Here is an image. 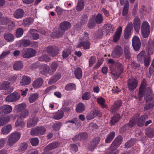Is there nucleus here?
<instances>
[{"label": "nucleus", "mask_w": 154, "mask_h": 154, "mask_svg": "<svg viewBox=\"0 0 154 154\" xmlns=\"http://www.w3.org/2000/svg\"><path fill=\"white\" fill-rule=\"evenodd\" d=\"M26 107V104L25 103H22L17 106L16 107L17 112L22 111L25 109Z\"/></svg>", "instance_id": "5fc2aeb1"}, {"label": "nucleus", "mask_w": 154, "mask_h": 154, "mask_svg": "<svg viewBox=\"0 0 154 154\" xmlns=\"http://www.w3.org/2000/svg\"><path fill=\"white\" fill-rule=\"evenodd\" d=\"M38 120L36 117H33L32 119H29L27 120V126L28 128L34 126L37 123Z\"/></svg>", "instance_id": "393cba45"}, {"label": "nucleus", "mask_w": 154, "mask_h": 154, "mask_svg": "<svg viewBox=\"0 0 154 154\" xmlns=\"http://www.w3.org/2000/svg\"><path fill=\"white\" fill-rule=\"evenodd\" d=\"M150 31V27L148 23L145 21L143 23L141 27L142 36L144 38H147L149 35Z\"/></svg>", "instance_id": "0eeeda50"}, {"label": "nucleus", "mask_w": 154, "mask_h": 154, "mask_svg": "<svg viewBox=\"0 0 154 154\" xmlns=\"http://www.w3.org/2000/svg\"><path fill=\"white\" fill-rule=\"evenodd\" d=\"M31 44V41L29 39H23L21 41V45L24 47H28Z\"/></svg>", "instance_id": "69168bd1"}, {"label": "nucleus", "mask_w": 154, "mask_h": 154, "mask_svg": "<svg viewBox=\"0 0 154 154\" xmlns=\"http://www.w3.org/2000/svg\"><path fill=\"white\" fill-rule=\"evenodd\" d=\"M115 136V133L114 131L110 132L107 135L105 139V143H109L114 139Z\"/></svg>", "instance_id": "37998d69"}, {"label": "nucleus", "mask_w": 154, "mask_h": 154, "mask_svg": "<svg viewBox=\"0 0 154 154\" xmlns=\"http://www.w3.org/2000/svg\"><path fill=\"white\" fill-rule=\"evenodd\" d=\"M43 83V80L42 78L36 79L33 82L32 85L34 88H38L41 87Z\"/></svg>", "instance_id": "cd10ccee"}, {"label": "nucleus", "mask_w": 154, "mask_h": 154, "mask_svg": "<svg viewBox=\"0 0 154 154\" xmlns=\"http://www.w3.org/2000/svg\"><path fill=\"white\" fill-rule=\"evenodd\" d=\"M94 18V20L96 24H100L103 21L102 15L100 13L98 14L96 16H94L92 17Z\"/></svg>", "instance_id": "4c0bfd02"}, {"label": "nucleus", "mask_w": 154, "mask_h": 154, "mask_svg": "<svg viewBox=\"0 0 154 154\" xmlns=\"http://www.w3.org/2000/svg\"><path fill=\"white\" fill-rule=\"evenodd\" d=\"M29 114V110L27 109H25L20 113L19 117L21 118V119H23L28 116Z\"/></svg>", "instance_id": "0e129e2a"}, {"label": "nucleus", "mask_w": 154, "mask_h": 154, "mask_svg": "<svg viewBox=\"0 0 154 154\" xmlns=\"http://www.w3.org/2000/svg\"><path fill=\"white\" fill-rule=\"evenodd\" d=\"M23 63L20 61H17L15 63L13 66V68L15 70H19L23 67Z\"/></svg>", "instance_id": "4d7b16f0"}, {"label": "nucleus", "mask_w": 154, "mask_h": 154, "mask_svg": "<svg viewBox=\"0 0 154 154\" xmlns=\"http://www.w3.org/2000/svg\"><path fill=\"white\" fill-rule=\"evenodd\" d=\"M138 81L136 79L131 78L128 82V85L129 89L131 90L135 89L137 86Z\"/></svg>", "instance_id": "aec40b11"}, {"label": "nucleus", "mask_w": 154, "mask_h": 154, "mask_svg": "<svg viewBox=\"0 0 154 154\" xmlns=\"http://www.w3.org/2000/svg\"><path fill=\"white\" fill-rule=\"evenodd\" d=\"M64 32V30L60 28L58 29L55 32H52L51 35L54 38H58L61 36Z\"/></svg>", "instance_id": "c756f323"}, {"label": "nucleus", "mask_w": 154, "mask_h": 154, "mask_svg": "<svg viewBox=\"0 0 154 154\" xmlns=\"http://www.w3.org/2000/svg\"><path fill=\"white\" fill-rule=\"evenodd\" d=\"M122 32V28L119 26L114 35L113 38V40L115 42H117L119 40Z\"/></svg>", "instance_id": "a878e982"}, {"label": "nucleus", "mask_w": 154, "mask_h": 154, "mask_svg": "<svg viewBox=\"0 0 154 154\" xmlns=\"http://www.w3.org/2000/svg\"><path fill=\"white\" fill-rule=\"evenodd\" d=\"M84 6V0H78L76 10L78 11H81L83 9Z\"/></svg>", "instance_id": "49530a36"}, {"label": "nucleus", "mask_w": 154, "mask_h": 154, "mask_svg": "<svg viewBox=\"0 0 154 154\" xmlns=\"http://www.w3.org/2000/svg\"><path fill=\"white\" fill-rule=\"evenodd\" d=\"M34 19L31 18H27L24 19L22 23V25L25 27L29 26L33 23Z\"/></svg>", "instance_id": "58836bf2"}, {"label": "nucleus", "mask_w": 154, "mask_h": 154, "mask_svg": "<svg viewBox=\"0 0 154 154\" xmlns=\"http://www.w3.org/2000/svg\"><path fill=\"white\" fill-rule=\"evenodd\" d=\"M45 51L52 57L56 56L59 53V49L56 46H47L46 47Z\"/></svg>", "instance_id": "9b49d317"}, {"label": "nucleus", "mask_w": 154, "mask_h": 154, "mask_svg": "<svg viewBox=\"0 0 154 154\" xmlns=\"http://www.w3.org/2000/svg\"><path fill=\"white\" fill-rule=\"evenodd\" d=\"M24 13L23 9L18 8L14 11L13 16L16 19H20L23 17Z\"/></svg>", "instance_id": "b1692460"}, {"label": "nucleus", "mask_w": 154, "mask_h": 154, "mask_svg": "<svg viewBox=\"0 0 154 154\" xmlns=\"http://www.w3.org/2000/svg\"><path fill=\"white\" fill-rule=\"evenodd\" d=\"M10 118L8 116H5L0 118V126H2L7 123L10 120Z\"/></svg>", "instance_id": "bf43d9fd"}, {"label": "nucleus", "mask_w": 154, "mask_h": 154, "mask_svg": "<svg viewBox=\"0 0 154 154\" xmlns=\"http://www.w3.org/2000/svg\"><path fill=\"white\" fill-rule=\"evenodd\" d=\"M151 60L150 55L149 53H148L146 56V57L143 60L144 65L146 67H148L149 66Z\"/></svg>", "instance_id": "3c124183"}, {"label": "nucleus", "mask_w": 154, "mask_h": 154, "mask_svg": "<svg viewBox=\"0 0 154 154\" xmlns=\"http://www.w3.org/2000/svg\"><path fill=\"white\" fill-rule=\"evenodd\" d=\"M20 98V94L17 92H13L8 95L6 98V101L9 102L16 101Z\"/></svg>", "instance_id": "2eb2a0df"}, {"label": "nucleus", "mask_w": 154, "mask_h": 154, "mask_svg": "<svg viewBox=\"0 0 154 154\" xmlns=\"http://www.w3.org/2000/svg\"><path fill=\"white\" fill-rule=\"evenodd\" d=\"M58 66V63L56 62H52L49 67L48 73L52 75L56 70Z\"/></svg>", "instance_id": "bb28decb"}, {"label": "nucleus", "mask_w": 154, "mask_h": 154, "mask_svg": "<svg viewBox=\"0 0 154 154\" xmlns=\"http://www.w3.org/2000/svg\"><path fill=\"white\" fill-rule=\"evenodd\" d=\"M97 102L100 105L102 108H106L107 107V106L105 104L106 101L105 99L103 97L97 98Z\"/></svg>", "instance_id": "a18cd8bd"}, {"label": "nucleus", "mask_w": 154, "mask_h": 154, "mask_svg": "<svg viewBox=\"0 0 154 154\" xmlns=\"http://www.w3.org/2000/svg\"><path fill=\"white\" fill-rule=\"evenodd\" d=\"M63 116V112L62 110H59L58 111L53 114L52 118L55 120H59L62 119Z\"/></svg>", "instance_id": "f704fd0d"}, {"label": "nucleus", "mask_w": 154, "mask_h": 154, "mask_svg": "<svg viewBox=\"0 0 154 154\" xmlns=\"http://www.w3.org/2000/svg\"><path fill=\"white\" fill-rule=\"evenodd\" d=\"M21 134L19 132L12 133L8 137L7 145L10 147L13 146L20 138Z\"/></svg>", "instance_id": "20e7f679"}, {"label": "nucleus", "mask_w": 154, "mask_h": 154, "mask_svg": "<svg viewBox=\"0 0 154 154\" xmlns=\"http://www.w3.org/2000/svg\"><path fill=\"white\" fill-rule=\"evenodd\" d=\"M31 82L30 78L27 76H23L20 82V85L22 86L29 85Z\"/></svg>", "instance_id": "7c9ffc66"}, {"label": "nucleus", "mask_w": 154, "mask_h": 154, "mask_svg": "<svg viewBox=\"0 0 154 154\" xmlns=\"http://www.w3.org/2000/svg\"><path fill=\"white\" fill-rule=\"evenodd\" d=\"M132 26V23L131 22L128 23L126 26L124 31V37L125 39H128L130 37Z\"/></svg>", "instance_id": "dca6fc26"}, {"label": "nucleus", "mask_w": 154, "mask_h": 154, "mask_svg": "<svg viewBox=\"0 0 154 154\" xmlns=\"http://www.w3.org/2000/svg\"><path fill=\"white\" fill-rule=\"evenodd\" d=\"M38 98V95L36 93H34L31 95L29 98L30 103H32L35 101Z\"/></svg>", "instance_id": "774afa93"}, {"label": "nucleus", "mask_w": 154, "mask_h": 154, "mask_svg": "<svg viewBox=\"0 0 154 154\" xmlns=\"http://www.w3.org/2000/svg\"><path fill=\"white\" fill-rule=\"evenodd\" d=\"M11 130V126L10 125L5 126L2 129V131L3 134H8Z\"/></svg>", "instance_id": "6e6d98bb"}, {"label": "nucleus", "mask_w": 154, "mask_h": 154, "mask_svg": "<svg viewBox=\"0 0 154 154\" xmlns=\"http://www.w3.org/2000/svg\"><path fill=\"white\" fill-rule=\"evenodd\" d=\"M21 134L19 132L12 133L8 137L7 145L10 147L13 146L20 138Z\"/></svg>", "instance_id": "423d86ee"}, {"label": "nucleus", "mask_w": 154, "mask_h": 154, "mask_svg": "<svg viewBox=\"0 0 154 154\" xmlns=\"http://www.w3.org/2000/svg\"><path fill=\"white\" fill-rule=\"evenodd\" d=\"M105 28V31L107 35H109L111 33H112L114 27L111 24L108 23L105 24L104 26Z\"/></svg>", "instance_id": "2f4dec72"}, {"label": "nucleus", "mask_w": 154, "mask_h": 154, "mask_svg": "<svg viewBox=\"0 0 154 154\" xmlns=\"http://www.w3.org/2000/svg\"><path fill=\"white\" fill-rule=\"evenodd\" d=\"M148 118L147 115H144L141 116L138 119L137 125L139 127L142 126L144 123L145 121Z\"/></svg>", "instance_id": "ea45409f"}, {"label": "nucleus", "mask_w": 154, "mask_h": 154, "mask_svg": "<svg viewBox=\"0 0 154 154\" xmlns=\"http://www.w3.org/2000/svg\"><path fill=\"white\" fill-rule=\"evenodd\" d=\"M46 132L45 127L42 126L32 128L30 134L34 136H38L44 134Z\"/></svg>", "instance_id": "6e6552de"}, {"label": "nucleus", "mask_w": 154, "mask_h": 154, "mask_svg": "<svg viewBox=\"0 0 154 154\" xmlns=\"http://www.w3.org/2000/svg\"><path fill=\"white\" fill-rule=\"evenodd\" d=\"M37 30L34 29H30L29 31L33 40H36L39 38V35L37 33L35 32Z\"/></svg>", "instance_id": "de8ad7c7"}, {"label": "nucleus", "mask_w": 154, "mask_h": 154, "mask_svg": "<svg viewBox=\"0 0 154 154\" xmlns=\"http://www.w3.org/2000/svg\"><path fill=\"white\" fill-rule=\"evenodd\" d=\"M59 145L58 142H54L49 143L45 146L44 149L45 152H47L57 148Z\"/></svg>", "instance_id": "5701e85b"}, {"label": "nucleus", "mask_w": 154, "mask_h": 154, "mask_svg": "<svg viewBox=\"0 0 154 154\" xmlns=\"http://www.w3.org/2000/svg\"><path fill=\"white\" fill-rule=\"evenodd\" d=\"M146 55L145 51L144 50L140 52L137 56V59L138 62L141 63H143Z\"/></svg>", "instance_id": "473e14b6"}, {"label": "nucleus", "mask_w": 154, "mask_h": 154, "mask_svg": "<svg viewBox=\"0 0 154 154\" xmlns=\"http://www.w3.org/2000/svg\"><path fill=\"white\" fill-rule=\"evenodd\" d=\"M123 49L119 45L116 46L114 48L111 54V56L114 58H118L123 54Z\"/></svg>", "instance_id": "9d476101"}, {"label": "nucleus", "mask_w": 154, "mask_h": 154, "mask_svg": "<svg viewBox=\"0 0 154 154\" xmlns=\"http://www.w3.org/2000/svg\"><path fill=\"white\" fill-rule=\"evenodd\" d=\"M120 118V116L118 114L114 115L110 120V125H115L118 122Z\"/></svg>", "instance_id": "a19ab883"}, {"label": "nucleus", "mask_w": 154, "mask_h": 154, "mask_svg": "<svg viewBox=\"0 0 154 154\" xmlns=\"http://www.w3.org/2000/svg\"><path fill=\"white\" fill-rule=\"evenodd\" d=\"M122 140V137L121 136H119L115 138L110 146L116 149L121 144Z\"/></svg>", "instance_id": "a211bd4d"}, {"label": "nucleus", "mask_w": 154, "mask_h": 154, "mask_svg": "<svg viewBox=\"0 0 154 154\" xmlns=\"http://www.w3.org/2000/svg\"><path fill=\"white\" fill-rule=\"evenodd\" d=\"M135 143V140L131 139L125 143V147L128 148L133 146Z\"/></svg>", "instance_id": "680f3d73"}, {"label": "nucleus", "mask_w": 154, "mask_h": 154, "mask_svg": "<svg viewBox=\"0 0 154 154\" xmlns=\"http://www.w3.org/2000/svg\"><path fill=\"white\" fill-rule=\"evenodd\" d=\"M115 136V133L114 131L110 132L107 135L105 139V143H109L114 139Z\"/></svg>", "instance_id": "79ce46f5"}, {"label": "nucleus", "mask_w": 154, "mask_h": 154, "mask_svg": "<svg viewBox=\"0 0 154 154\" xmlns=\"http://www.w3.org/2000/svg\"><path fill=\"white\" fill-rule=\"evenodd\" d=\"M124 53L125 57L127 59L129 60L131 58V53L130 51L129 46L127 45L125 46Z\"/></svg>", "instance_id": "c9c22d12"}, {"label": "nucleus", "mask_w": 154, "mask_h": 154, "mask_svg": "<svg viewBox=\"0 0 154 154\" xmlns=\"http://www.w3.org/2000/svg\"><path fill=\"white\" fill-rule=\"evenodd\" d=\"M21 134L19 132L12 133L8 137L7 145L10 147L13 146L20 138Z\"/></svg>", "instance_id": "7ed1b4c3"}, {"label": "nucleus", "mask_w": 154, "mask_h": 154, "mask_svg": "<svg viewBox=\"0 0 154 154\" xmlns=\"http://www.w3.org/2000/svg\"><path fill=\"white\" fill-rule=\"evenodd\" d=\"M1 109L2 111L6 114L11 112L12 110V107L8 105H5Z\"/></svg>", "instance_id": "09e8293b"}, {"label": "nucleus", "mask_w": 154, "mask_h": 154, "mask_svg": "<svg viewBox=\"0 0 154 154\" xmlns=\"http://www.w3.org/2000/svg\"><path fill=\"white\" fill-rule=\"evenodd\" d=\"M101 115V112L99 110L94 109L88 113L86 118L87 120H90L94 119L96 116H100Z\"/></svg>", "instance_id": "ddd939ff"}, {"label": "nucleus", "mask_w": 154, "mask_h": 154, "mask_svg": "<svg viewBox=\"0 0 154 154\" xmlns=\"http://www.w3.org/2000/svg\"><path fill=\"white\" fill-rule=\"evenodd\" d=\"M71 50L70 49H65L62 52V56L63 58H66L71 54Z\"/></svg>", "instance_id": "052dcab7"}, {"label": "nucleus", "mask_w": 154, "mask_h": 154, "mask_svg": "<svg viewBox=\"0 0 154 154\" xmlns=\"http://www.w3.org/2000/svg\"><path fill=\"white\" fill-rule=\"evenodd\" d=\"M100 140V137H96L94 138L88 145V148L89 150L91 151H92L96 147H97V146L99 143Z\"/></svg>", "instance_id": "4468645a"}, {"label": "nucleus", "mask_w": 154, "mask_h": 154, "mask_svg": "<svg viewBox=\"0 0 154 154\" xmlns=\"http://www.w3.org/2000/svg\"><path fill=\"white\" fill-rule=\"evenodd\" d=\"M4 38L8 42L13 41L14 39V35L10 33L5 34Z\"/></svg>", "instance_id": "864d4df0"}, {"label": "nucleus", "mask_w": 154, "mask_h": 154, "mask_svg": "<svg viewBox=\"0 0 154 154\" xmlns=\"http://www.w3.org/2000/svg\"><path fill=\"white\" fill-rule=\"evenodd\" d=\"M129 2L127 1L125 3L122 12L123 16H125L128 14L129 10Z\"/></svg>", "instance_id": "13d9d810"}, {"label": "nucleus", "mask_w": 154, "mask_h": 154, "mask_svg": "<svg viewBox=\"0 0 154 154\" xmlns=\"http://www.w3.org/2000/svg\"><path fill=\"white\" fill-rule=\"evenodd\" d=\"M70 23L67 21H65L61 23L60 25V28H61L65 32L71 27Z\"/></svg>", "instance_id": "e433bc0d"}, {"label": "nucleus", "mask_w": 154, "mask_h": 154, "mask_svg": "<svg viewBox=\"0 0 154 154\" xmlns=\"http://www.w3.org/2000/svg\"><path fill=\"white\" fill-rule=\"evenodd\" d=\"M76 88V85L74 83H69L65 86V89L67 91H71L75 89Z\"/></svg>", "instance_id": "603ef678"}, {"label": "nucleus", "mask_w": 154, "mask_h": 154, "mask_svg": "<svg viewBox=\"0 0 154 154\" xmlns=\"http://www.w3.org/2000/svg\"><path fill=\"white\" fill-rule=\"evenodd\" d=\"M122 104L121 100H119L115 101L110 109V112L113 113L118 111L122 106Z\"/></svg>", "instance_id": "f3484780"}, {"label": "nucleus", "mask_w": 154, "mask_h": 154, "mask_svg": "<svg viewBox=\"0 0 154 154\" xmlns=\"http://www.w3.org/2000/svg\"><path fill=\"white\" fill-rule=\"evenodd\" d=\"M133 25L135 31L137 32H138L140 28V20L138 16L134 18Z\"/></svg>", "instance_id": "4be33fe9"}, {"label": "nucleus", "mask_w": 154, "mask_h": 154, "mask_svg": "<svg viewBox=\"0 0 154 154\" xmlns=\"http://www.w3.org/2000/svg\"><path fill=\"white\" fill-rule=\"evenodd\" d=\"M85 108V106L84 104L80 102L77 104L75 110L77 113H81L84 111Z\"/></svg>", "instance_id": "72a5a7b5"}, {"label": "nucleus", "mask_w": 154, "mask_h": 154, "mask_svg": "<svg viewBox=\"0 0 154 154\" xmlns=\"http://www.w3.org/2000/svg\"><path fill=\"white\" fill-rule=\"evenodd\" d=\"M36 53L35 50L31 48H28L23 50L21 55L24 58H29L35 56Z\"/></svg>", "instance_id": "1a4fd4ad"}, {"label": "nucleus", "mask_w": 154, "mask_h": 154, "mask_svg": "<svg viewBox=\"0 0 154 154\" xmlns=\"http://www.w3.org/2000/svg\"><path fill=\"white\" fill-rule=\"evenodd\" d=\"M10 87V83L8 81L3 82L1 85L0 88L1 90H7Z\"/></svg>", "instance_id": "8fccbe9b"}, {"label": "nucleus", "mask_w": 154, "mask_h": 154, "mask_svg": "<svg viewBox=\"0 0 154 154\" xmlns=\"http://www.w3.org/2000/svg\"><path fill=\"white\" fill-rule=\"evenodd\" d=\"M91 45V42L89 40L79 41L77 48H80L82 47L85 50L88 49L90 48Z\"/></svg>", "instance_id": "412c9836"}, {"label": "nucleus", "mask_w": 154, "mask_h": 154, "mask_svg": "<svg viewBox=\"0 0 154 154\" xmlns=\"http://www.w3.org/2000/svg\"><path fill=\"white\" fill-rule=\"evenodd\" d=\"M108 63L110 64V73L112 77L118 78L124 71V66L121 63L114 61L112 59L108 60Z\"/></svg>", "instance_id": "f03ea898"}, {"label": "nucleus", "mask_w": 154, "mask_h": 154, "mask_svg": "<svg viewBox=\"0 0 154 154\" xmlns=\"http://www.w3.org/2000/svg\"><path fill=\"white\" fill-rule=\"evenodd\" d=\"M21 134L19 132L12 133L8 137L7 145L10 147L13 146L20 138Z\"/></svg>", "instance_id": "39448f33"}, {"label": "nucleus", "mask_w": 154, "mask_h": 154, "mask_svg": "<svg viewBox=\"0 0 154 154\" xmlns=\"http://www.w3.org/2000/svg\"><path fill=\"white\" fill-rule=\"evenodd\" d=\"M88 137V135L86 132H82L75 135L72 138L73 140L75 142L78 140H86Z\"/></svg>", "instance_id": "6ab92c4d"}, {"label": "nucleus", "mask_w": 154, "mask_h": 154, "mask_svg": "<svg viewBox=\"0 0 154 154\" xmlns=\"http://www.w3.org/2000/svg\"><path fill=\"white\" fill-rule=\"evenodd\" d=\"M96 25V23L94 20V18L93 17H91L89 21L88 24V27L90 29H93L94 27Z\"/></svg>", "instance_id": "338daca9"}, {"label": "nucleus", "mask_w": 154, "mask_h": 154, "mask_svg": "<svg viewBox=\"0 0 154 154\" xmlns=\"http://www.w3.org/2000/svg\"><path fill=\"white\" fill-rule=\"evenodd\" d=\"M132 45L136 51H139L140 48L141 42L139 38L136 35L134 36L132 39Z\"/></svg>", "instance_id": "f8f14e48"}, {"label": "nucleus", "mask_w": 154, "mask_h": 154, "mask_svg": "<svg viewBox=\"0 0 154 154\" xmlns=\"http://www.w3.org/2000/svg\"><path fill=\"white\" fill-rule=\"evenodd\" d=\"M91 97V93L90 91L85 92L84 93L82 96V99L83 100H88Z\"/></svg>", "instance_id": "e2e57ef3"}, {"label": "nucleus", "mask_w": 154, "mask_h": 154, "mask_svg": "<svg viewBox=\"0 0 154 154\" xmlns=\"http://www.w3.org/2000/svg\"><path fill=\"white\" fill-rule=\"evenodd\" d=\"M61 76V75L60 73H56L53 76L50 78L48 82V84L51 85L55 82L60 79Z\"/></svg>", "instance_id": "c85d7f7f"}, {"label": "nucleus", "mask_w": 154, "mask_h": 154, "mask_svg": "<svg viewBox=\"0 0 154 154\" xmlns=\"http://www.w3.org/2000/svg\"><path fill=\"white\" fill-rule=\"evenodd\" d=\"M146 83L143 82L140 85L138 94V97L139 100H141L143 96L146 100L144 109L148 110L154 106V98L153 92L151 89L149 87L145 88Z\"/></svg>", "instance_id": "f257e3e1"}, {"label": "nucleus", "mask_w": 154, "mask_h": 154, "mask_svg": "<svg viewBox=\"0 0 154 154\" xmlns=\"http://www.w3.org/2000/svg\"><path fill=\"white\" fill-rule=\"evenodd\" d=\"M74 74L76 79H81L82 75L81 69L79 67L76 68L74 71Z\"/></svg>", "instance_id": "c03bdc74"}]
</instances>
